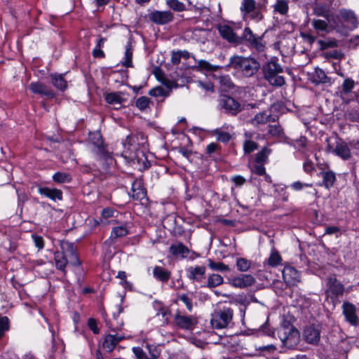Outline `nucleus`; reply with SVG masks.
Here are the masks:
<instances>
[{"instance_id":"61","label":"nucleus","mask_w":359,"mask_h":359,"mask_svg":"<svg viewBox=\"0 0 359 359\" xmlns=\"http://www.w3.org/2000/svg\"><path fill=\"white\" fill-rule=\"evenodd\" d=\"M178 299L184 302L189 311L192 309V302L191 299L185 294H182L178 296Z\"/></svg>"},{"instance_id":"62","label":"nucleus","mask_w":359,"mask_h":359,"mask_svg":"<svg viewBox=\"0 0 359 359\" xmlns=\"http://www.w3.org/2000/svg\"><path fill=\"white\" fill-rule=\"evenodd\" d=\"M32 238L34 242L36 247L39 248V250H41L44 247L43 239L41 236L33 234Z\"/></svg>"},{"instance_id":"29","label":"nucleus","mask_w":359,"mask_h":359,"mask_svg":"<svg viewBox=\"0 0 359 359\" xmlns=\"http://www.w3.org/2000/svg\"><path fill=\"white\" fill-rule=\"evenodd\" d=\"M170 252L175 256L181 255L183 257H185L186 255L189 252V250L183 243H179L172 245L170 247Z\"/></svg>"},{"instance_id":"15","label":"nucleus","mask_w":359,"mask_h":359,"mask_svg":"<svg viewBox=\"0 0 359 359\" xmlns=\"http://www.w3.org/2000/svg\"><path fill=\"white\" fill-rule=\"evenodd\" d=\"M343 313L347 321L353 325H356L359 322L358 318L355 313V306L349 303L344 302L343 304Z\"/></svg>"},{"instance_id":"63","label":"nucleus","mask_w":359,"mask_h":359,"mask_svg":"<svg viewBox=\"0 0 359 359\" xmlns=\"http://www.w3.org/2000/svg\"><path fill=\"white\" fill-rule=\"evenodd\" d=\"M88 325L89 328L93 331V332L95 334H99L100 330L97 327V321L94 318H89L88 321Z\"/></svg>"},{"instance_id":"2","label":"nucleus","mask_w":359,"mask_h":359,"mask_svg":"<svg viewBox=\"0 0 359 359\" xmlns=\"http://www.w3.org/2000/svg\"><path fill=\"white\" fill-rule=\"evenodd\" d=\"M137 137L134 135H129L126 137L125 142L123 144V151L122 156L133 163L137 162L144 163L145 156L142 151L137 149Z\"/></svg>"},{"instance_id":"9","label":"nucleus","mask_w":359,"mask_h":359,"mask_svg":"<svg viewBox=\"0 0 359 359\" xmlns=\"http://www.w3.org/2000/svg\"><path fill=\"white\" fill-rule=\"evenodd\" d=\"M61 251L68 259L69 264L73 266H79L81 262L76 255V249L74 243L63 241L60 243Z\"/></svg>"},{"instance_id":"41","label":"nucleus","mask_w":359,"mask_h":359,"mask_svg":"<svg viewBox=\"0 0 359 359\" xmlns=\"http://www.w3.org/2000/svg\"><path fill=\"white\" fill-rule=\"evenodd\" d=\"M208 266L209 267L215 271H229V267L228 265L223 264L222 262H215L212 259L208 260Z\"/></svg>"},{"instance_id":"42","label":"nucleus","mask_w":359,"mask_h":359,"mask_svg":"<svg viewBox=\"0 0 359 359\" xmlns=\"http://www.w3.org/2000/svg\"><path fill=\"white\" fill-rule=\"evenodd\" d=\"M153 74L155 75V76L158 81H161L164 85L167 86L168 87H170L171 82L168 79L164 78V72L161 68L156 67L153 70Z\"/></svg>"},{"instance_id":"1","label":"nucleus","mask_w":359,"mask_h":359,"mask_svg":"<svg viewBox=\"0 0 359 359\" xmlns=\"http://www.w3.org/2000/svg\"><path fill=\"white\" fill-rule=\"evenodd\" d=\"M227 67L240 72L245 77H251L258 72L260 64L252 57L233 55L229 59Z\"/></svg>"},{"instance_id":"32","label":"nucleus","mask_w":359,"mask_h":359,"mask_svg":"<svg viewBox=\"0 0 359 359\" xmlns=\"http://www.w3.org/2000/svg\"><path fill=\"white\" fill-rule=\"evenodd\" d=\"M328 22L329 21H327V20H323L319 19H313L311 22V25L313 27V28L318 32L327 33L329 32Z\"/></svg>"},{"instance_id":"3","label":"nucleus","mask_w":359,"mask_h":359,"mask_svg":"<svg viewBox=\"0 0 359 359\" xmlns=\"http://www.w3.org/2000/svg\"><path fill=\"white\" fill-rule=\"evenodd\" d=\"M264 76L273 86H282L285 83L283 76L278 75L283 72L282 67L276 62L271 61L263 66Z\"/></svg>"},{"instance_id":"20","label":"nucleus","mask_w":359,"mask_h":359,"mask_svg":"<svg viewBox=\"0 0 359 359\" xmlns=\"http://www.w3.org/2000/svg\"><path fill=\"white\" fill-rule=\"evenodd\" d=\"M187 277L192 280L201 281L205 273V267L203 266L189 267L187 269Z\"/></svg>"},{"instance_id":"38","label":"nucleus","mask_w":359,"mask_h":359,"mask_svg":"<svg viewBox=\"0 0 359 359\" xmlns=\"http://www.w3.org/2000/svg\"><path fill=\"white\" fill-rule=\"evenodd\" d=\"M128 233V229L123 226L114 227L112 229L110 238L114 240L126 236Z\"/></svg>"},{"instance_id":"52","label":"nucleus","mask_w":359,"mask_h":359,"mask_svg":"<svg viewBox=\"0 0 359 359\" xmlns=\"http://www.w3.org/2000/svg\"><path fill=\"white\" fill-rule=\"evenodd\" d=\"M214 133L215 135H217V140L221 142H227L231 139V135L227 132H223L219 130H216Z\"/></svg>"},{"instance_id":"37","label":"nucleus","mask_w":359,"mask_h":359,"mask_svg":"<svg viewBox=\"0 0 359 359\" xmlns=\"http://www.w3.org/2000/svg\"><path fill=\"white\" fill-rule=\"evenodd\" d=\"M114 334H108L105 337L103 342V348L107 349V351L111 352L116 346V341H114Z\"/></svg>"},{"instance_id":"60","label":"nucleus","mask_w":359,"mask_h":359,"mask_svg":"<svg viewBox=\"0 0 359 359\" xmlns=\"http://www.w3.org/2000/svg\"><path fill=\"white\" fill-rule=\"evenodd\" d=\"M252 170L258 175H263L265 174V168L262 163H256V164L252 165Z\"/></svg>"},{"instance_id":"16","label":"nucleus","mask_w":359,"mask_h":359,"mask_svg":"<svg viewBox=\"0 0 359 359\" xmlns=\"http://www.w3.org/2000/svg\"><path fill=\"white\" fill-rule=\"evenodd\" d=\"M283 278L287 285H294L299 281V272L291 266H286L283 270Z\"/></svg>"},{"instance_id":"19","label":"nucleus","mask_w":359,"mask_h":359,"mask_svg":"<svg viewBox=\"0 0 359 359\" xmlns=\"http://www.w3.org/2000/svg\"><path fill=\"white\" fill-rule=\"evenodd\" d=\"M39 192L40 194L45 196L53 201L62 200V192L61 190L57 189H50L48 187H39Z\"/></svg>"},{"instance_id":"56","label":"nucleus","mask_w":359,"mask_h":359,"mask_svg":"<svg viewBox=\"0 0 359 359\" xmlns=\"http://www.w3.org/2000/svg\"><path fill=\"white\" fill-rule=\"evenodd\" d=\"M133 352L137 359H149L148 354H147L140 347H134L133 348Z\"/></svg>"},{"instance_id":"39","label":"nucleus","mask_w":359,"mask_h":359,"mask_svg":"<svg viewBox=\"0 0 359 359\" xmlns=\"http://www.w3.org/2000/svg\"><path fill=\"white\" fill-rule=\"evenodd\" d=\"M271 153V149L267 147H264L262 151L256 154L255 162L257 163H264L266 161L269 154Z\"/></svg>"},{"instance_id":"53","label":"nucleus","mask_w":359,"mask_h":359,"mask_svg":"<svg viewBox=\"0 0 359 359\" xmlns=\"http://www.w3.org/2000/svg\"><path fill=\"white\" fill-rule=\"evenodd\" d=\"M146 347L149 351V353H148L149 359H156L159 357L160 353L156 347L151 346L148 344L146 345Z\"/></svg>"},{"instance_id":"31","label":"nucleus","mask_w":359,"mask_h":359,"mask_svg":"<svg viewBox=\"0 0 359 359\" xmlns=\"http://www.w3.org/2000/svg\"><path fill=\"white\" fill-rule=\"evenodd\" d=\"M220 87L224 91H229L234 88V83L231 77L228 75L220 76L219 77Z\"/></svg>"},{"instance_id":"5","label":"nucleus","mask_w":359,"mask_h":359,"mask_svg":"<svg viewBox=\"0 0 359 359\" xmlns=\"http://www.w3.org/2000/svg\"><path fill=\"white\" fill-rule=\"evenodd\" d=\"M239 39H241V44L246 43L250 49L255 50L258 53L264 51L266 48L263 41V35H255L250 27L244 29Z\"/></svg>"},{"instance_id":"45","label":"nucleus","mask_w":359,"mask_h":359,"mask_svg":"<svg viewBox=\"0 0 359 359\" xmlns=\"http://www.w3.org/2000/svg\"><path fill=\"white\" fill-rule=\"evenodd\" d=\"M53 180L57 183L68 182L71 180V177L69 174L65 172H56L53 177Z\"/></svg>"},{"instance_id":"24","label":"nucleus","mask_w":359,"mask_h":359,"mask_svg":"<svg viewBox=\"0 0 359 359\" xmlns=\"http://www.w3.org/2000/svg\"><path fill=\"white\" fill-rule=\"evenodd\" d=\"M339 15L344 21L351 24L353 27L357 26V18L355 17L354 13L352 11L341 9L339 11Z\"/></svg>"},{"instance_id":"34","label":"nucleus","mask_w":359,"mask_h":359,"mask_svg":"<svg viewBox=\"0 0 359 359\" xmlns=\"http://www.w3.org/2000/svg\"><path fill=\"white\" fill-rule=\"evenodd\" d=\"M132 59H133L132 45H131L130 42H128L126 46L124 61L122 62L123 66H124L125 67H131L133 66Z\"/></svg>"},{"instance_id":"30","label":"nucleus","mask_w":359,"mask_h":359,"mask_svg":"<svg viewBox=\"0 0 359 359\" xmlns=\"http://www.w3.org/2000/svg\"><path fill=\"white\" fill-rule=\"evenodd\" d=\"M289 0H277L273 5L274 11L281 14L286 15L289 10Z\"/></svg>"},{"instance_id":"64","label":"nucleus","mask_w":359,"mask_h":359,"mask_svg":"<svg viewBox=\"0 0 359 359\" xmlns=\"http://www.w3.org/2000/svg\"><path fill=\"white\" fill-rule=\"evenodd\" d=\"M304 170L306 172L310 173L314 170L313 162L309 159H306L303 165Z\"/></svg>"},{"instance_id":"7","label":"nucleus","mask_w":359,"mask_h":359,"mask_svg":"<svg viewBox=\"0 0 359 359\" xmlns=\"http://www.w3.org/2000/svg\"><path fill=\"white\" fill-rule=\"evenodd\" d=\"M321 325L320 324H309L304 327L303 339L309 344L318 345L320 340Z\"/></svg>"},{"instance_id":"43","label":"nucleus","mask_w":359,"mask_h":359,"mask_svg":"<svg viewBox=\"0 0 359 359\" xmlns=\"http://www.w3.org/2000/svg\"><path fill=\"white\" fill-rule=\"evenodd\" d=\"M150 102L151 101L149 97L142 96L136 100L135 105L140 110L143 111L149 107Z\"/></svg>"},{"instance_id":"57","label":"nucleus","mask_w":359,"mask_h":359,"mask_svg":"<svg viewBox=\"0 0 359 359\" xmlns=\"http://www.w3.org/2000/svg\"><path fill=\"white\" fill-rule=\"evenodd\" d=\"M90 139L93 141V144L97 147H100L103 144L101 135L99 133H90Z\"/></svg>"},{"instance_id":"44","label":"nucleus","mask_w":359,"mask_h":359,"mask_svg":"<svg viewBox=\"0 0 359 359\" xmlns=\"http://www.w3.org/2000/svg\"><path fill=\"white\" fill-rule=\"evenodd\" d=\"M168 6L175 11H182L185 10V6L178 0H167Z\"/></svg>"},{"instance_id":"21","label":"nucleus","mask_w":359,"mask_h":359,"mask_svg":"<svg viewBox=\"0 0 359 359\" xmlns=\"http://www.w3.org/2000/svg\"><path fill=\"white\" fill-rule=\"evenodd\" d=\"M121 94L120 92L107 93L105 95V100L108 104L114 105V109H120L124 101V99L121 96Z\"/></svg>"},{"instance_id":"13","label":"nucleus","mask_w":359,"mask_h":359,"mask_svg":"<svg viewBox=\"0 0 359 359\" xmlns=\"http://www.w3.org/2000/svg\"><path fill=\"white\" fill-rule=\"evenodd\" d=\"M218 31L220 36L228 42L236 45H241V39L234 32L233 28L229 25H219Z\"/></svg>"},{"instance_id":"46","label":"nucleus","mask_w":359,"mask_h":359,"mask_svg":"<svg viewBox=\"0 0 359 359\" xmlns=\"http://www.w3.org/2000/svg\"><path fill=\"white\" fill-rule=\"evenodd\" d=\"M149 95L154 97H166L169 95V91H166L161 86H158L151 89L149 92Z\"/></svg>"},{"instance_id":"18","label":"nucleus","mask_w":359,"mask_h":359,"mask_svg":"<svg viewBox=\"0 0 359 359\" xmlns=\"http://www.w3.org/2000/svg\"><path fill=\"white\" fill-rule=\"evenodd\" d=\"M29 89L32 93L46 95L47 97H53V92L48 88L45 84L40 82H33L29 85Z\"/></svg>"},{"instance_id":"14","label":"nucleus","mask_w":359,"mask_h":359,"mask_svg":"<svg viewBox=\"0 0 359 359\" xmlns=\"http://www.w3.org/2000/svg\"><path fill=\"white\" fill-rule=\"evenodd\" d=\"M241 10L245 13H251V17L254 19H262V15L258 11V6L255 0H243Z\"/></svg>"},{"instance_id":"35","label":"nucleus","mask_w":359,"mask_h":359,"mask_svg":"<svg viewBox=\"0 0 359 359\" xmlns=\"http://www.w3.org/2000/svg\"><path fill=\"white\" fill-rule=\"evenodd\" d=\"M322 175L323 178V183L324 186L329 189L334 184L336 180L335 174L333 172L329 170L322 172Z\"/></svg>"},{"instance_id":"59","label":"nucleus","mask_w":359,"mask_h":359,"mask_svg":"<svg viewBox=\"0 0 359 359\" xmlns=\"http://www.w3.org/2000/svg\"><path fill=\"white\" fill-rule=\"evenodd\" d=\"M327 57H331L337 60H341L344 57V55L340 50H333L330 52L326 53Z\"/></svg>"},{"instance_id":"48","label":"nucleus","mask_w":359,"mask_h":359,"mask_svg":"<svg viewBox=\"0 0 359 359\" xmlns=\"http://www.w3.org/2000/svg\"><path fill=\"white\" fill-rule=\"evenodd\" d=\"M269 133L273 137H281L283 134V130L280 125H269Z\"/></svg>"},{"instance_id":"6","label":"nucleus","mask_w":359,"mask_h":359,"mask_svg":"<svg viewBox=\"0 0 359 359\" xmlns=\"http://www.w3.org/2000/svg\"><path fill=\"white\" fill-rule=\"evenodd\" d=\"M233 311L231 308H224L215 311L212 314L211 325L216 329L227 327L232 321Z\"/></svg>"},{"instance_id":"40","label":"nucleus","mask_w":359,"mask_h":359,"mask_svg":"<svg viewBox=\"0 0 359 359\" xmlns=\"http://www.w3.org/2000/svg\"><path fill=\"white\" fill-rule=\"evenodd\" d=\"M251 266V261L245 258H238L236 261V266L239 271H247Z\"/></svg>"},{"instance_id":"36","label":"nucleus","mask_w":359,"mask_h":359,"mask_svg":"<svg viewBox=\"0 0 359 359\" xmlns=\"http://www.w3.org/2000/svg\"><path fill=\"white\" fill-rule=\"evenodd\" d=\"M223 278L222 276L213 273L208 276L207 281V287L210 288L215 287L223 283Z\"/></svg>"},{"instance_id":"47","label":"nucleus","mask_w":359,"mask_h":359,"mask_svg":"<svg viewBox=\"0 0 359 359\" xmlns=\"http://www.w3.org/2000/svg\"><path fill=\"white\" fill-rule=\"evenodd\" d=\"M281 257L279 253L276 251L273 252L268 259V264L271 266H276L280 264Z\"/></svg>"},{"instance_id":"55","label":"nucleus","mask_w":359,"mask_h":359,"mask_svg":"<svg viewBox=\"0 0 359 359\" xmlns=\"http://www.w3.org/2000/svg\"><path fill=\"white\" fill-rule=\"evenodd\" d=\"M257 147H258L257 144L251 140L245 141V142L244 144V151L245 153H248V154H250L252 151H255V149H257Z\"/></svg>"},{"instance_id":"11","label":"nucleus","mask_w":359,"mask_h":359,"mask_svg":"<svg viewBox=\"0 0 359 359\" xmlns=\"http://www.w3.org/2000/svg\"><path fill=\"white\" fill-rule=\"evenodd\" d=\"M149 20L157 25H165L173 20V14L172 12L155 11L149 15Z\"/></svg>"},{"instance_id":"27","label":"nucleus","mask_w":359,"mask_h":359,"mask_svg":"<svg viewBox=\"0 0 359 359\" xmlns=\"http://www.w3.org/2000/svg\"><path fill=\"white\" fill-rule=\"evenodd\" d=\"M51 82L53 85L60 90H65L67 88V83L62 74H51Z\"/></svg>"},{"instance_id":"10","label":"nucleus","mask_w":359,"mask_h":359,"mask_svg":"<svg viewBox=\"0 0 359 359\" xmlns=\"http://www.w3.org/2000/svg\"><path fill=\"white\" fill-rule=\"evenodd\" d=\"M176 325L183 330H191L197 324V320L192 316H184L177 312L174 316Z\"/></svg>"},{"instance_id":"28","label":"nucleus","mask_w":359,"mask_h":359,"mask_svg":"<svg viewBox=\"0 0 359 359\" xmlns=\"http://www.w3.org/2000/svg\"><path fill=\"white\" fill-rule=\"evenodd\" d=\"M271 121H275L274 118H272L270 114H267L266 112H260L255 115V118L252 120V123L254 126H257L265 124Z\"/></svg>"},{"instance_id":"23","label":"nucleus","mask_w":359,"mask_h":359,"mask_svg":"<svg viewBox=\"0 0 359 359\" xmlns=\"http://www.w3.org/2000/svg\"><path fill=\"white\" fill-rule=\"evenodd\" d=\"M312 81L316 83H331V78L327 76L325 72L320 69L316 68L313 74Z\"/></svg>"},{"instance_id":"22","label":"nucleus","mask_w":359,"mask_h":359,"mask_svg":"<svg viewBox=\"0 0 359 359\" xmlns=\"http://www.w3.org/2000/svg\"><path fill=\"white\" fill-rule=\"evenodd\" d=\"M328 286L330 291L335 296L342 295L344 291V285L334 277L328 279Z\"/></svg>"},{"instance_id":"54","label":"nucleus","mask_w":359,"mask_h":359,"mask_svg":"<svg viewBox=\"0 0 359 359\" xmlns=\"http://www.w3.org/2000/svg\"><path fill=\"white\" fill-rule=\"evenodd\" d=\"M354 86V81L352 79H346L342 84V90L344 93H348L351 91Z\"/></svg>"},{"instance_id":"51","label":"nucleus","mask_w":359,"mask_h":359,"mask_svg":"<svg viewBox=\"0 0 359 359\" xmlns=\"http://www.w3.org/2000/svg\"><path fill=\"white\" fill-rule=\"evenodd\" d=\"M318 43L320 46L321 49H326L328 48H334L337 46V41L335 39L332 40H319Z\"/></svg>"},{"instance_id":"26","label":"nucleus","mask_w":359,"mask_h":359,"mask_svg":"<svg viewBox=\"0 0 359 359\" xmlns=\"http://www.w3.org/2000/svg\"><path fill=\"white\" fill-rule=\"evenodd\" d=\"M154 276L161 282H167L170 277V271L161 266H156L154 269Z\"/></svg>"},{"instance_id":"4","label":"nucleus","mask_w":359,"mask_h":359,"mask_svg":"<svg viewBox=\"0 0 359 359\" xmlns=\"http://www.w3.org/2000/svg\"><path fill=\"white\" fill-rule=\"evenodd\" d=\"M278 334L284 346L293 348L299 341L300 334L297 329L291 325H283Z\"/></svg>"},{"instance_id":"49","label":"nucleus","mask_w":359,"mask_h":359,"mask_svg":"<svg viewBox=\"0 0 359 359\" xmlns=\"http://www.w3.org/2000/svg\"><path fill=\"white\" fill-rule=\"evenodd\" d=\"M346 118L353 122H359V112L356 109H349L345 114Z\"/></svg>"},{"instance_id":"25","label":"nucleus","mask_w":359,"mask_h":359,"mask_svg":"<svg viewBox=\"0 0 359 359\" xmlns=\"http://www.w3.org/2000/svg\"><path fill=\"white\" fill-rule=\"evenodd\" d=\"M55 265L57 269L65 271V267L69 262V259L60 251H57L54 255Z\"/></svg>"},{"instance_id":"12","label":"nucleus","mask_w":359,"mask_h":359,"mask_svg":"<svg viewBox=\"0 0 359 359\" xmlns=\"http://www.w3.org/2000/svg\"><path fill=\"white\" fill-rule=\"evenodd\" d=\"M256 282L255 278L250 274H241L229 280V283L238 288H245L253 285Z\"/></svg>"},{"instance_id":"8","label":"nucleus","mask_w":359,"mask_h":359,"mask_svg":"<svg viewBox=\"0 0 359 359\" xmlns=\"http://www.w3.org/2000/svg\"><path fill=\"white\" fill-rule=\"evenodd\" d=\"M219 106L222 109H224L225 112L232 116L237 115L243 110L242 105L229 95H223L219 99Z\"/></svg>"},{"instance_id":"33","label":"nucleus","mask_w":359,"mask_h":359,"mask_svg":"<svg viewBox=\"0 0 359 359\" xmlns=\"http://www.w3.org/2000/svg\"><path fill=\"white\" fill-rule=\"evenodd\" d=\"M133 197L137 199H142L145 196V192L142 187L140 181H135L132 184Z\"/></svg>"},{"instance_id":"17","label":"nucleus","mask_w":359,"mask_h":359,"mask_svg":"<svg viewBox=\"0 0 359 359\" xmlns=\"http://www.w3.org/2000/svg\"><path fill=\"white\" fill-rule=\"evenodd\" d=\"M335 140L334 154L340 156L344 160H348L351 158V151L348 146L341 140Z\"/></svg>"},{"instance_id":"58","label":"nucleus","mask_w":359,"mask_h":359,"mask_svg":"<svg viewBox=\"0 0 359 359\" xmlns=\"http://www.w3.org/2000/svg\"><path fill=\"white\" fill-rule=\"evenodd\" d=\"M18 205L20 207V211L22 212L25 208V203L28 200L27 195L24 192H20L18 194Z\"/></svg>"},{"instance_id":"50","label":"nucleus","mask_w":359,"mask_h":359,"mask_svg":"<svg viewBox=\"0 0 359 359\" xmlns=\"http://www.w3.org/2000/svg\"><path fill=\"white\" fill-rule=\"evenodd\" d=\"M198 67L208 71H216L219 67L213 66L205 60H201L198 62Z\"/></svg>"}]
</instances>
